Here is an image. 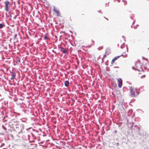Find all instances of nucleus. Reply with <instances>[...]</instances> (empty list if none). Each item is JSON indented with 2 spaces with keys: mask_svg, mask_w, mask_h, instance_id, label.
<instances>
[{
  "mask_svg": "<svg viewBox=\"0 0 149 149\" xmlns=\"http://www.w3.org/2000/svg\"><path fill=\"white\" fill-rule=\"evenodd\" d=\"M29 104H31V102H33L35 97L33 96L34 93L33 91H34V88L33 87H29Z\"/></svg>",
  "mask_w": 149,
  "mask_h": 149,
  "instance_id": "f257e3e1",
  "label": "nucleus"
},
{
  "mask_svg": "<svg viewBox=\"0 0 149 149\" xmlns=\"http://www.w3.org/2000/svg\"><path fill=\"white\" fill-rule=\"evenodd\" d=\"M140 126L136 125L134 123H133L129 129L131 130L132 132H134L136 134H138L140 136L142 135V134L140 132Z\"/></svg>",
  "mask_w": 149,
  "mask_h": 149,
  "instance_id": "f03ea898",
  "label": "nucleus"
},
{
  "mask_svg": "<svg viewBox=\"0 0 149 149\" xmlns=\"http://www.w3.org/2000/svg\"><path fill=\"white\" fill-rule=\"evenodd\" d=\"M34 109L32 107V105L29 104V115L31 120L35 121V115L34 113Z\"/></svg>",
  "mask_w": 149,
  "mask_h": 149,
  "instance_id": "7ed1b4c3",
  "label": "nucleus"
},
{
  "mask_svg": "<svg viewBox=\"0 0 149 149\" xmlns=\"http://www.w3.org/2000/svg\"><path fill=\"white\" fill-rule=\"evenodd\" d=\"M31 72H33V73L31 68H30V70L29 69V82L31 83V84H34L33 79L34 76L33 75H32Z\"/></svg>",
  "mask_w": 149,
  "mask_h": 149,
  "instance_id": "20e7f679",
  "label": "nucleus"
},
{
  "mask_svg": "<svg viewBox=\"0 0 149 149\" xmlns=\"http://www.w3.org/2000/svg\"><path fill=\"white\" fill-rule=\"evenodd\" d=\"M29 130H30V131H29V137L30 136V135H31L33 138V139H35L36 137L35 136L34 134L37 133L38 132L31 127H29Z\"/></svg>",
  "mask_w": 149,
  "mask_h": 149,
  "instance_id": "39448f33",
  "label": "nucleus"
},
{
  "mask_svg": "<svg viewBox=\"0 0 149 149\" xmlns=\"http://www.w3.org/2000/svg\"><path fill=\"white\" fill-rule=\"evenodd\" d=\"M4 3L5 4V9L6 11L8 12L11 6V3L8 1H6Z\"/></svg>",
  "mask_w": 149,
  "mask_h": 149,
  "instance_id": "423d86ee",
  "label": "nucleus"
},
{
  "mask_svg": "<svg viewBox=\"0 0 149 149\" xmlns=\"http://www.w3.org/2000/svg\"><path fill=\"white\" fill-rule=\"evenodd\" d=\"M58 49H59L64 54H66L68 53V51L66 49L64 48L62 46H59V45H58Z\"/></svg>",
  "mask_w": 149,
  "mask_h": 149,
  "instance_id": "0eeeda50",
  "label": "nucleus"
},
{
  "mask_svg": "<svg viewBox=\"0 0 149 149\" xmlns=\"http://www.w3.org/2000/svg\"><path fill=\"white\" fill-rule=\"evenodd\" d=\"M118 87L121 88L122 85V80L121 78L118 79Z\"/></svg>",
  "mask_w": 149,
  "mask_h": 149,
  "instance_id": "6e6552de",
  "label": "nucleus"
},
{
  "mask_svg": "<svg viewBox=\"0 0 149 149\" xmlns=\"http://www.w3.org/2000/svg\"><path fill=\"white\" fill-rule=\"evenodd\" d=\"M53 11L55 13L57 14V15L58 16H60V12H59L58 10L55 9V6H54V9L53 10Z\"/></svg>",
  "mask_w": 149,
  "mask_h": 149,
  "instance_id": "1a4fd4ad",
  "label": "nucleus"
},
{
  "mask_svg": "<svg viewBox=\"0 0 149 149\" xmlns=\"http://www.w3.org/2000/svg\"><path fill=\"white\" fill-rule=\"evenodd\" d=\"M111 52L110 49L109 47L105 49V54L108 55L111 53Z\"/></svg>",
  "mask_w": 149,
  "mask_h": 149,
  "instance_id": "9d476101",
  "label": "nucleus"
},
{
  "mask_svg": "<svg viewBox=\"0 0 149 149\" xmlns=\"http://www.w3.org/2000/svg\"><path fill=\"white\" fill-rule=\"evenodd\" d=\"M130 96L131 97H134L136 96L135 93L134 91H130Z\"/></svg>",
  "mask_w": 149,
  "mask_h": 149,
  "instance_id": "9b49d317",
  "label": "nucleus"
},
{
  "mask_svg": "<svg viewBox=\"0 0 149 149\" xmlns=\"http://www.w3.org/2000/svg\"><path fill=\"white\" fill-rule=\"evenodd\" d=\"M11 77L10 78V79L13 80V79H15L16 76L15 72H12L11 74Z\"/></svg>",
  "mask_w": 149,
  "mask_h": 149,
  "instance_id": "f8f14e48",
  "label": "nucleus"
},
{
  "mask_svg": "<svg viewBox=\"0 0 149 149\" xmlns=\"http://www.w3.org/2000/svg\"><path fill=\"white\" fill-rule=\"evenodd\" d=\"M69 84V82L68 80H67L64 82V85L65 87H68Z\"/></svg>",
  "mask_w": 149,
  "mask_h": 149,
  "instance_id": "ddd939ff",
  "label": "nucleus"
},
{
  "mask_svg": "<svg viewBox=\"0 0 149 149\" xmlns=\"http://www.w3.org/2000/svg\"><path fill=\"white\" fill-rule=\"evenodd\" d=\"M36 144L32 145V146H30L29 147V149H36Z\"/></svg>",
  "mask_w": 149,
  "mask_h": 149,
  "instance_id": "4468645a",
  "label": "nucleus"
},
{
  "mask_svg": "<svg viewBox=\"0 0 149 149\" xmlns=\"http://www.w3.org/2000/svg\"><path fill=\"white\" fill-rule=\"evenodd\" d=\"M35 141L34 140H33L32 141H31L29 140V147L30 146H32V145H33L34 144H36L35 143H32L34 142V143Z\"/></svg>",
  "mask_w": 149,
  "mask_h": 149,
  "instance_id": "2eb2a0df",
  "label": "nucleus"
},
{
  "mask_svg": "<svg viewBox=\"0 0 149 149\" xmlns=\"http://www.w3.org/2000/svg\"><path fill=\"white\" fill-rule=\"evenodd\" d=\"M71 100L72 101L71 105V106H72V105H74V104L75 102V101L74 100V99L73 98H71Z\"/></svg>",
  "mask_w": 149,
  "mask_h": 149,
  "instance_id": "dca6fc26",
  "label": "nucleus"
},
{
  "mask_svg": "<svg viewBox=\"0 0 149 149\" xmlns=\"http://www.w3.org/2000/svg\"><path fill=\"white\" fill-rule=\"evenodd\" d=\"M123 92H124L125 91H128V89L126 87H124L123 89Z\"/></svg>",
  "mask_w": 149,
  "mask_h": 149,
  "instance_id": "f3484780",
  "label": "nucleus"
},
{
  "mask_svg": "<svg viewBox=\"0 0 149 149\" xmlns=\"http://www.w3.org/2000/svg\"><path fill=\"white\" fill-rule=\"evenodd\" d=\"M120 57V56H116L114 57L112 59L114 61H115L116 60H117L118 58Z\"/></svg>",
  "mask_w": 149,
  "mask_h": 149,
  "instance_id": "a211bd4d",
  "label": "nucleus"
},
{
  "mask_svg": "<svg viewBox=\"0 0 149 149\" xmlns=\"http://www.w3.org/2000/svg\"><path fill=\"white\" fill-rule=\"evenodd\" d=\"M125 42L123 43V44L120 46V47L121 48V49L123 48L125 46Z\"/></svg>",
  "mask_w": 149,
  "mask_h": 149,
  "instance_id": "6ab92c4d",
  "label": "nucleus"
},
{
  "mask_svg": "<svg viewBox=\"0 0 149 149\" xmlns=\"http://www.w3.org/2000/svg\"><path fill=\"white\" fill-rule=\"evenodd\" d=\"M69 41L70 44L73 46H74V45L73 43L72 42V41L70 39H69L68 40Z\"/></svg>",
  "mask_w": 149,
  "mask_h": 149,
  "instance_id": "aec40b11",
  "label": "nucleus"
},
{
  "mask_svg": "<svg viewBox=\"0 0 149 149\" xmlns=\"http://www.w3.org/2000/svg\"><path fill=\"white\" fill-rule=\"evenodd\" d=\"M44 39L45 40H48V37L47 36H46V34H45L44 36Z\"/></svg>",
  "mask_w": 149,
  "mask_h": 149,
  "instance_id": "412c9836",
  "label": "nucleus"
},
{
  "mask_svg": "<svg viewBox=\"0 0 149 149\" xmlns=\"http://www.w3.org/2000/svg\"><path fill=\"white\" fill-rule=\"evenodd\" d=\"M129 88H130V91H133L134 88L132 87L129 86Z\"/></svg>",
  "mask_w": 149,
  "mask_h": 149,
  "instance_id": "4be33fe9",
  "label": "nucleus"
},
{
  "mask_svg": "<svg viewBox=\"0 0 149 149\" xmlns=\"http://www.w3.org/2000/svg\"><path fill=\"white\" fill-rule=\"evenodd\" d=\"M29 34L31 36H33H33V37H34V35L33 34V33H32V34L31 32L29 31Z\"/></svg>",
  "mask_w": 149,
  "mask_h": 149,
  "instance_id": "5701e85b",
  "label": "nucleus"
},
{
  "mask_svg": "<svg viewBox=\"0 0 149 149\" xmlns=\"http://www.w3.org/2000/svg\"><path fill=\"white\" fill-rule=\"evenodd\" d=\"M132 69L133 70H138V71H141L140 70H138V69H136V68L134 67V66H133L132 67Z\"/></svg>",
  "mask_w": 149,
  "mask_h": 149,
  "instance_id": "b1692460",
  "label": "nucleus"
},
{
  "mask_svg": "<svg viewBox=\"0 0 149 149\" xmlns=\"http://www.w3.org/2000/svg\"><path fill=\"white\" fill-rule=\"evenodd\" d=\"M42 133L43 134V135L42 136L43 137H45L47 136V134L44 132H42Z\"/></svg>",
  "mask_w": 149,
  "mask_h": 149,
  "instance_id": "393cba45",
  "label": "nucleus"
},
{
  "mask_svg": "<svg viewBox=\"0 0 149 149\" xmlns=\"http://www.w3.org/2000/svg\"><path fill=\"white\" fill-rule=\"evenodd\" d=\"M29 66H30L31 67L32 65V64H31V61H29Z\"/></svg>",
  "mask_w": 149,
  "mask_h": 149,
  "instance_id": "a878e982",
  "label": "nucleus"
},
{
  "mask_svg": "<svg viewBox=\"0 0 149 149\" xmlns=\"http://www.w3.org/2000/svg\"><path fill=\"white\" fill-rule=\"evenodd\" d=\"M142 59H144V60H146V61H147L148 63L149 62V61H148V59L147 58H145L144 57H142Z\"/></svg>",
  "mask_w": 149,
  "mask_h": 149,
  "instance_id": "bb28decb",
  "label": "nucleus"
},
{
  "mask_svg": "<svg viewBox=\"0 0 149 149\" xmlns=\"http://www.w3.org/2000/svg\"><path fill=\"white\" fill-rule=\"evenodd\" d=\"M107 55V54H104L103 56V57L102 58V62H103V59H104L106 57V56Z\"/></svg>",
  "mask_w": 149,
  "mask_h": 149,
  "instance_id": "cd10ccee",
  "label": "nucleus"
},
{
  "mask_svg": "<svg viewBox=\"0 0 149 149\" xmlns=\"http://www.w3.org/2000/svg\"><path fill=\"white\" fill-rule=\"evenodd\" d=\"M3 26L2 24H0V29H1V28H3Z\"/></svg>",
  "mask_w": 149,
  "mask_h": 149,
  "instance_id": "c85d7f7f",
  "label": "nucleus"
},
{
  "mask_svg": "<svg viewBox=\"0 0 149 149\" xmlns=\"http://www.w3.org/2000/svg\"><path fill=\"white\" fill-rule=\"evenodd\" d=\"M115 61H114L112 59L111 61V64L113 65V64L115 63Z\"/></svg>",
  "mask_w": 149,
  "mask_h": 149,
  "instance_id": "c756f323",
  "label": "nucleus"
},
{
  "mask_svg": "<svg viewBox=\"0 0 149 149\" xmlns=\"http://www.w3.org/2000/svg\"><path fill=\"white\" fill-rule=\"evenodd\" d=\"M28 4H29V7H30V10H31L32 8H31V5L29 3Z\"/></svg>",
  "mask_w": 149,
  "mask_h": 149,
  "instance_id": "7c9ffc66",
  "label": "nucleus"
},
{
  "mask_svg": "<svg viewBox=\"0 0 149 149\" xmlns=\"http://www.w3.org/2000/svg\"><path fill=\"white\" fill-rule=\"evenodd\" d=\"M122 1L123 2H124V1H125V3H124V4L125 5H126V4H127V2L125 1V0H122Z\"/></svg>",
  "mask_w": 149,
  "mask_h": 149,
  "instance_id": "2f4dec72",
  "label": "nucleus"
},
{
  "mask_svg": "<svg viewBox=\"0 0 149 149\" xmlns=\"http://www.w3.org/2000/svg\"><path fill=\"white\" fill-rule=\"evenodd\" d=\"M141 70H140V71H142L143 72H144V70H143V69L142 68V66L141 67Z\"/></svg>",
  "mask_w": 149,
  "mask_h": 149,
  "instance_id": "473e14b6",
  "label": "nucleus"
},
{
  "mask_svg": "<svg viewBox=\"0 0 149 149\" xmlns=\"http://www.w3.org/2000/svg\"><path fill=\"white\" fill-rule=\"evenodd\" d=\"M139 94V93L138 92H137L136 93V96H138Z\"/></svg>",
  "mask_w": 149,
  "mask_h": 149,
  "instance_id": "72a5a7b5",
  "label": "nucleus"
},
{
  "mask_svg": "<svg viewBox=\"0 0 149 149\" xmlns=\"http://www.w3.org/2000/svg\"><path fill=\"white\" fill-rule=\"evenodd\" d=\"M125 53V52H123L122 54L120 56H120V57L121 56H123V57L124 56V55L123 54L124 53Z\"/></svg>",
  "mask_w": 149,
  "mask_h": 149,
  "instance_id": "f704fd0d",
  "label": "nucleus"
},
{
  "mask_svg": "<svg viewBox=\"0 0 149 149\" xmlns=\"http://www.w3.org/2000/svg\"><path fill=\"white\" fill-rule=\"evenodd\" d=\"M126 48H127V52H128V45H126Z\"/></svg>",
  "mask_w": 149,
  "mask_h": 149,
  "instance_id": "c9c22d12",
  "label": "nucleus"
},
{
  "mask_svg": "<svg viewBox=\"0 0 149 149\" xmlns=\"http://www.w3.org/2000/svg\"><path fill=\"white\" fill-rule=\"evenodd\" d=\"M113 67L114 68H119V67L118 66H114Z\"/></svg>",
  "mask_w": 149,
  "mask_h": 149,
  "instance_id": "e433bc0d",
  "label": "nucleus"
},
{
  "mask_svg": "<svg viewBox=\"0 0 149 149\" xmlns=\"http://www.w3.org/2000/svg\"><path fill=\"white\" fill-rule=\"evenodd\" d=\"M116 146H118L119 145V143L118 142H117V143H116Z\"/></svg>",
  "mask_w": 149,
  "mask_h": 149,
  "instance_id": "4c0bfd02",
  "label": "nucleus"
},
{
  "mask_svg": "<svg viewBox=\"0 0 149 149\" xmlns=\"http://www.w3.org/2000/svg\"><path fill=\"white\" fill-rule=\"evenodd\" d=\"M52 52L54 53H55L56 54V52H55L54 50H52Z\"/></svg>",
  "mask_w": 149,
  "mask_h": 149,
  "instance_id": "58836bf2",
  "label": "nucleus"
},
{
  "mask_svg": "<svg viewBox=\"0 0 149 149\" xmlns=\"http://www.w3.org/2000/svg\"><path fill=\"white\" fill-rule=\"evenodd\" d=\"M135 20H134L133 21V23H132V25L134 24L135 23Z\"/></svg>",
  "mask_w": 149,
  "mask_h": 149,
  "instance_id": "ea45409f",
  "label": "nucleus"
},
{
  "mask_svg": "<svg viewBox=\"0 0 149 149\" xmlns=\"http://www.w3.org/2000/svg\"><path fill=\"white\" fill-rule=\"evenodd\" d=\"M145 76L146 75H143L141 76V78H142L143 77H145Z\"/></svg>",
  "mask_w": 149,
  "mask_h": 149,
  "instance_id": "a19ab883",
  "label": "nucleus"
},
{
  "mask_svg": "<svg viewBox=\"0 0 149 149\" xmlns=\"http://www.w3.org/2000/svg\"><path fill=\"white\" fill-rule=\"evenodd\" d=\"M97 12L99 13H100L101 12V10H97Z\"/></svg>",
  "mask_w": 149,
  "mask_h": 149,
  "instance_id": "79ce46f5",
  "label": "nucleus"
},
{
  "mask_svg": "<svg viewBox=\"0 0 149 149\" xmlns=\"http://www.w3.org/2000/svg\"><path fill=\"white\" fill-rule=\"evenodd\" d=\"M127 54H125V56H123V57H127Z\"/></svg>",
  "mask_w": 149,
  "mask_h": 149,
  "instance_id": "37998d69",
  "label": "nucleus"
},
{
  "mask_svg": "<svg viewBox=\"0 0 149 149\" xmlns=\"http://www.w3.org/2000/svg\"><path fill=\"white\" fill-rule=\"evenodd\" d=\"M117 132V131L116 130H115L114 131V133H116Z\"/></svg>",
  "mask_w": 149,
  "mask_h": 149,
  "instance_id": "c03bdc74",
  "label": "nucleus"
},
{
  "mask_svg": "<svg viewBox=\"0 0 149 149\" xmlns=\"http://www.w3.org/2000/svg\"><path fill=\"white\" fill-rule=\"evenodd\" d=\"M137 26H134V29H136L137 28Z\"/></svg>",
  "mask_w": 149,
  "mask_h": 149,
  "instance_id": "a18cd8bd",
  "label": "nucleus"
},
{
  "mask_svg": "<svg viewBox=\"0 0 149 149\" xmlns=\"http://www.w3.org/2000/svg\"><path fill=\"white\" fill-rule=\"evenodd\" d=\"M71 36L72 37V39H73L74 38V37L72 35H71Z\"/></svg>",
  "mask_w": 149,
  "mask_h": 149,
  "instance_id": "49530a36",
  "label": "nucleus"
},
{
  "mask_svg": "<svg viewBox=\"0 0 149 149\" xmlns=\"http://www.w3.org/2000/svg\"><path fill=\"white\" fill-rule=\"evenodd\" d=\"M2 127H3V128H4L5 130H6V128H5L4 126H3Z\"/></svg>",
  "mask_w": 149,
  "mask_h": 149,
  "instance_id": "de8ad7c7",
  "label": "nucleus"
},
{
  "mask_svg": "<svg viewBox=\"0 0 149 149\" xmlns=\"http://www.w3.org/2000/svg\"><path fill=\"white\" fill-rule=\"evenodd\" d=\"M104 18H105L107 20H108V19L107 18L105 17H104Z\"/></svg>",
  "mask_w": 149,
  "mask_h": 149,
  "instance_id": "09e8293b",
  "label": "nucleus"
},
{
  "mask_svg": "<svg viewBox=\"0 0 149 149\" xmlns=\"http://www.w3.org/2000/svg\"><path fill=\"white\" fill-rule=\"evenodd\" d=\"M116 86H117V85H116V84L115 85V86H114V85L113 86V87H116Z\"/></svg>",
  "mask_w": 149,
  "mask_h": 149,
  "instance_id": "8fccbe9b",
  "label": "nucleus"
},
{
  "mask_svg": "<svg viewBox=\"0 0 149 149\" xmlns=\"http://www.w3.org/2000/svg\"><path fill=\"white\" fill-rule=\"evenodd\" d=\"M144 68L145 70H146V69H147V68L146 67H144Z\"/></svg>",
  "mask_w": 149,
  "mask_h": 149,
  "instance_id": "3c124183",
  "label": "nucleus"
},
{
  "mask_svg": "<svg viewBox=\"0 0 149 149\" xmlns=\"http://www.w3.org/2000/svg\"><path fill=\"white\" fill-rule=\"evenodd\" d=\"M138 110H139L141 111H142V113H143V111L141 109H139Z\"/></svg>",
  "mask_w": 149,
  "mask_h": 149,
  "instance_id": "603ef678",
  "label": "nucleus"
},
{
  "mask_svg": "<svg viewBox=\"0 0 149 149\" xmlns=\"http://www.w3.org/2000/svg\"><path fill=\"white\" fill-rule=\"evenodd\" d=\"M39 40V41H40V40H41V38H39V39H38Z\"/></svg>",
  "mask_w": 149,
  "mask_h": 149,
  "instance_id": "864d4df0",
  "label": "nucleus"
},
{
  "mask_svg": "<svg viewBox=\"0 0 149 149\" xmlns=\"http://www.w3.org/2000/svg\"><path fill=\"white\" fill-rule=\"evenodd\" d=\"M54 49H56V46H55V47H54Z\"/></svg>",
  "mask_w": 149,
  "mask_h": 149,
  "instance_id": "5fc2aeb1",
  "label": "nucleus"
},
{
  "mask_svg": "<svg viewBox=\"0 0 149 149\" xmlns=\"http://www.w3.org/2000/svg\"><path fill=\"white\" fill-rule=\"evenodd\" d=\"M113 64H114V65H116L117 64V63H116V62H115V63H114Z\"/></svg>",
  "mask_w": 149,
  "mask_h": 149,
  "instance_id": "6e6d98bb",
  "label": "nucleus"
},
{
  "mask_svg": "<svg viewBox=\"0 0 149 149\" xmlns=\"http://www.w3.org/2000/svg\"><path fill=\"white\" fill-rule=\"evenodd\" d=\"M130 18L132 19L133 20V19H132V17H131V16H130Z\"/></svg>",
  "mask_w": 149,
  "mask_h": 149,
  "instance_id": "4d7b16f0",
  "label": "nucleus"
},
{
  "mask_svg": "<svg viewBox=\"0 0 149 149\" xmlns=\"http://www.w3.org/2000/svg\"><path fill=\"white\" fill-rule=\"evenodd\" d=\"M120 0H118V1L119 2H120Z\"/></svg>",
  "mask_w": 149,
  "mask_h": 149,
  "instance_id": "13d9d810",
  "label": "nucleus"
},
{
  "mask_svg": "<svg viewBox=\"0 0 149 149\" xmlns=\"http://www.w3.org/2000/svg\"><path fill=\"white\" fill-rule=\"evenodd\" d=\"M70 31L71 33H72V32H71V31L70 30V31Z\"/></svg>",
  "mask_w": 149,
  "mask_h": 149,
  "instance_id": "bf43d9fd",
  "label": "nucleus"
},
{
  "mask_svg": "<svg viewBox=\"0 0 149 149\" xmlns=\"http://www.w3.org/2000/svg\"><path fill=\"white\" fill-rule=\"evenodd\" d=\"M136 26H139V25L138 24H137L136 25Z\"/></svg>",
  "mask_w": 149,
  "mask_h": 149,
  "instance_id": "052dcab7",
  "label": "nucleus"
},
{
  "mask_svg": "<svg viewBox=\"0 0 149 149\" xmlns=\"http://www.w3.org/2000/svg\"><path fill=\"white\" fill-rule=\"evenodd\" d=\"M97 49H99V50H100V47H99L97 48Z\"/></svg>",
  "mask_w": 149,
  "mask_h": 149,
  "instance_id": "680f3d73",
  "label": "nucleus"
},
{
  "mask_svg": "<svg viewBox=\"0 0 149 149\" xmlns=\"http://www.w3.org/2000/svg\"><path fill=\"white\" fill-rule=\"evenodd\" d=\"M124 37V36H122V38H123V37Z\"/></svg>",
  "mask_w": 149,
  "mask_h": 149,
  "instance_id": "e2e57ef3",
  "label": "nucleus"
},
{
  "mask_svg": "<svg viewBox=\"0 0 149 149\" xmlns=\"http://www.w3.org/2000/svg\"><path fill=\"white\" fill-rule=\"evenodd\" d=\"M124 40L125 42H126V40L125 39H124Z\"/></svg>",
  "mask_w": 149,
  "mask_h": 149,
  "instance_id": "0e129e2a",
  "label": "nucleus"
},
{
  "mask_svg": "<svg viewBox=\"0 0 149 149\" xmlns=\"http://www.w3.org/2000/svg\"><path fill=\"white\" fill-rule=\"evenodd\" d=\"M117 46L118 47H119V44H118Z\"/></svg>",
  "mask_w": 149,
  "mask_h": 149,
  "instance_id": "69168bd1",
  "label": "nucleus"
},
{
  "mask_svg": "<svg viewBox=\"0 0 149 149\" xmlns=\"http://www.w3.org/2000/svg\"><path fill=\"white\" fill-rule=\"evenodd\" d=\"M29 38H29H28L29 39L30 38Z\"/></svg>",
  "mask_w": 149,
  "mask_h": 149,
  "instance_id": "338daca9",
  "label": "nucleus"
},
{
  "mask_svg": "<svg viewBox=\"0 0 149 149\" xmlns=\"http://www.w3.org/2000/svg\"><path fill=\"white\" fill-rule=\"evenodd\" d=\"M135 65L136 66V68H138V67H137V66L136 65Z\"/></svg>",
  "mask_w": 149,
  "mask_h": 149,
  "instance_id": "774afa93",
  "label": "nucleus"
}]
</instances>
